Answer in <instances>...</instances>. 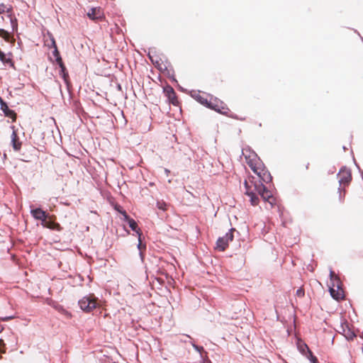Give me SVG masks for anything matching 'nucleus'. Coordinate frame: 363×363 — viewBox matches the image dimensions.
Wrapping results in <instances>:
<instances>
[{"label":"nucleus","mask_w":363,"mask_h":363,"mask_svg":"<svg viewBox=\"0 0 363 363\" xmlns=\"http://www.w3.org/2000/svg\"><path fill=\"white\" fill-rule=\"evenodd\" d=\"M243 184L245 189V194L250 197V201L251 205H258L259 202V199L257 193L251 189V186H250L247 180L244 181Z\"/></svg>","instance_id":"nucleus-10"},{"label":"nucleus","mask_w":363,"mask_h":363,"mask_svg":"<svg viewBox=\"0 0 363 363\" xmlns=\"http://www.w3.org/2000/svg\"><path fill=\"white\" fill-rule=\"evenodd\" d=\"M52 55L53 57L55 58V57H60L61 55L60 53V51L58 50V48H55V49H53L52 52Z\"/></svg>","instance_id":"nucleus-40"},{"label":"nucleus","mask_w":363,"mask_h":363,"mask_svg":"<svg viewBox=\"0 0 363 363\" xmlns=\"http://www.w3.org/2000/svg\"><path fill=\"white\" fill-rule=\"evenodd\" d=\"M246 150V151H249L250 152V155L248 156L245 155V158L247 160V159H251V157H253V155L252 153V151H253L252 150H251V148L250 147H247V148L246 149H242V154H244V151Z\"/></svg>","instance_id":"nucleus-37"},{"label":"nucleus","mask_w":363,"mask_h":363,"mask_svg":"<svg viewBox=\"0 0 363 363\" xmlns=\"http://www.w3.org/2000/svg\"><path fill=\"white\" fill-rule=\"evenodd\" d=\"M133 235H135L138 237V242H145L144 241L145 238L143 236V232H142L141 230L140 231L135 233H133Z\"/></svg>","instance_id":"nucleus-29"},{"label":"nucleus","mask_w":363,"mask_h":363,"mask_svg":"<svg viewBox=\"0 0 363 363\" xmlns=\"http://www.w3.org/2000/svg\"><path fill=\"white\" fill-rule=\"evenodd\" d=\"M59 310L62 311V312L64 313L67 316H68V317L71 316V313L69 312H68L67 311H66L65 309H64L62 306H60Z\"/></svg>","instance_id":"nucleus-44"},{"label":"nucleus","mask_w":363,"mask_h":363,"mask_svg":"<svg viewBox=\"0 0 363 363\" xmlns=\"http://www.w3.org/2000/svg\"><path fill=\"white\" fill-rule=\"evenodd\" d=\"M6 155L4 153V158H6Z\"/></svg>","instance_id":"nucleus-62"},{"label":"nucleus","mask_w":363,"mask_h":363,"mask_svg":"<svg viewBox=\"0 0 363 363\" xmlns=\"http://www.w3.org/2000/svg\"><path fill=\"white\" fill-rule=\"evenodd\" d=\"M137 248L138 251H145L147 248L146 242H138Z\"/></svg>","instance_id":"nucleus-30"},{"label":"nucleus","mask_w":363,"mask_h":363,"mask_svg":"<svg viewBox=\"0 0 363 363\" xmlns=\"http://www.w3.org/2000/svg\"><path fill=\"white\" fill-rule=\"evenodd\" d=\"M190 343L193 348L194 349V350L199 352L200 354L201 357H202V352L204 351L203 347L195 344V342L193 341H191Z\"/></svg>","instance_id":"nucleus-25"},{"label":"nucleus","mask_w":363,"mask_h":363,"mask_svg":"<svg viewBox=\"0 0 363 363\" xmlns=\"http://www.w3.org/2000/svg\"><path fill=\"white\" fill-rule=\"evenodd\" d=\"M297 350L302 355H306L309 352L310 348L308 345L301 339H298L296 342Z\"/></svg>","instance_id":"nucleus-17"},{"label":"nucleus","mask_w":363,"mask_h":363,"mask_svg":"<svg viewBox=\"0 0 363 363\" xmlns=\"http://www.w3.org/2000/svg\"><path fill=\"white\" fill-rule=\"evenodd\" d=\"M30 213L34 220H40L41 225H43L45 219L50 216V213L44 211L41 207L34 208L33 206H30Z\"/></svg>","instance_id":"nucleus-8"},{"label":"nucleus","mask_w":363,"mask_h":363,"mask_svg":"<svg viewBox=\"0 0 363 363\" xmlns=\"http://www.w3.org/2000/svg\"><path fill=\"white\" fill-rule=\"evenodd\" d=\"M359 173H360V175H361L362 179L363 180V171L362 170H359Z\"/></svg>","instance_id":"nucleus-54"},{"label":"nucleus","mask_w":363,"mask_h":363,"mask_svg":"<svg viewBox=\"0 0 363 363\" xmlns=\"http://www.w3.org/2000/svg\"><path fill=\"white\" fill-rule=\"evenodd\" d=\"M1 32V37L7 43H12V40H11L9 37V32L4 28H0Z\"/></svg>","instance_id":"nucleus-22"},{"label":"nucleus","mask_w":363,"mask_h":363,"mask_svg":"<svg viewBox=\"0 0 363 363\" xmlns=\"http://www.w3.org/2000/svg\"><path fill=\"white\" fill-rule=\"evenodd\" d=\"M54 62H55L59 67L65 65L61 56L58 57H55Z\"/></svg>","instance_id":"nucleus-39"},{"label":"nucleus","mask_w":363,"mask_h":363,"mask_svg":"<svg viewBox=\"0 0 363 363\" xmlns=\"http://www.w3.org/2000/svg\"><path fill=\"white\" fill-rule=\"evenodd\" d=\"M337 191L339 193V201L342 203L344 201L345 190L341 186H339Z\"/></svg>","instance_id":"nucleus-28"},{"label":"nucleus","mask_w":363,"mask_h":363,"mask_svg":"<svg viewBox=\"0 0 363 363\" xmlns=\"http://www.w3.org/2000/svg\"><path fill=\"white\" fill-rule=\"evenodd\" d=\"M11 128L13 130L12 134L11 136V144L14 151L18 152L20 151L22 145V142L19 140L16 130H15V127L13 125L11 126Z\"/></svg>","instance_id":"nucleus-12"},{"label":"nucleus","mask_w":363,"mask_h":363,"mask_svg":"<svg viewBox=\"0 0 363 363\" xmlns=\"http://www.w3.org/2000/svg\"><path fill=\"white\" fill-rule=\"evenodd\" d=\"M163 71L166 72L167 77L170 79L172 77V69H169L168 66L165 65Z\"/></svg>","instance_id":"nucleus-35"},{"label":"nucleus","mask_w":363,"mask_h":363,"mask_svg":"<svg viewBox=\"0 0 363 363\" xmlns=\"http://www.w3.org/2000/svg\"><path fill=\"white\" fill-rule=\"evenodd\" d=\"M163 93L167 97L168 104L174 106H179V101L178 100L177 95L174 89L169 84H167L163 87Z\"/></svg>","instance_id":"nucleus-7"},{"label":"nucleus","mask_w":363,"mask_h":363,"mask_svg":"<svg viewBox=\"0 0 363 363\" xmlns=\"http://www.w3.org/2000/svg\"><path fill=\"white\" fill-rule=\"evenodd\" d=\"M353 160H354V164H355V166L357 167V168L358 169V170H359H359H362V169H361V168H360V167L359 166V164H358L357 163V162L355 161V159H354V158H353Z\"/></svg>","instance_id":"nucleus-51"},{"label":"nucleus","mask_w":363,"mask_h":363,"mask_svg":"<svg viewBox=\"0 0 363 363\" xmlns=\"http://www.w3.org/2000/svg\"><path fill=\"white\" fill-rule=\"evenodd\" d=\"M13 318H14L13 315H9V316L1 317V318H0V320L2 321H8L9 320L13 319Z\"/></svg>","instance_id":"nucleus-45"},{"label":"nucleus","mask_w":363,"mask_h":363,"mask_svg":"<svg viewBox=\"0 0 363 363\" xmlns=\"http://www.w3.org/2000/svg\"><path fill=\"white\" fill-rule=\"evenodd\" d=\"M254 187L258 195H259L264 201H267L272 206L275 204V199L273 198L272 192L262 182L259 184L255 183Z\"/></svg>","instance_id":"nucleus-2"},{"label":"nucleus","mask_w":363,"mask_h":363,"mask_svg":"<svg viewBox=\"0 0 363 363\" xmlns=\"http://www.w3.org/2000/svg\"><path fill=\"white\" fill-rule=\"evenodd\" d=\"M335 171H336V168H335V166L331 167L328 169V174H334V173L335 172Z\"/></svg>","instance_id":"nucleus-46"},{"label":"nucleus","mask_w":363,"mask_h":363,"mask_svg":"<svg viewBox=\"0 0 363 363\" xmlns=\"http://www.w3.org/2000/svg\"><path fill=\"white\" fill-rule=\"evenodd\" d=\"M309 361H311V359L312 360H314L315 359V356L313 354V353L312 352V351L310 350L309 352H307V354L306 355H304Z\"/></svg>","instance_id":"nucleus-31"},{"label":"nucleus","mask_w":363,"mask_h":363,"mask_svg":"<svg viewBox=\"0 0 363 363\" xmlns=\"http://www.w3.org/2000/svg\"><path fill=\"white\" fill-rule=\"evenodd\" d=\"M165 172H166V173H169V169H165Z\"/></svg>","instance_id":"nucleus-56"},{"label":"nucleus","mask_w":363,"mask_h":363,"mask_svg":"<svg viewBox=\"0 0 363 363\" xmlns=\"http://www.w3.org/2000/svg\"><path fill=\"white\" fill-rule=\"evenodd\" d=\"M78 305L79 308L86 313L91 312L93 309L96 308L98 306L94 298L91 296H84L82 299L79 300Z\"/></svg>","instance_id":"nucleus-6"},{"label":"nucleus","mask_w":363,"mask_h":363,"mask_svg":"<svg viewBox=\"0 0 363 363\" xmlns=\"http://www.w3.org/2000/svg\"><path fill=\"white\" fill-rule=\"evenodd\" d=\"M48 36L50 39V40H52V37H54L53 35L50 32V31H48Z\"/></svg>","instance_id":"nucleus-50"},{"label":"nucleus","mask_w":363,"mask_h":363,"mask_svg":"<svg viewBox=\"0 0 363 363\" xmlns=\"http://www.w3.org/2000/svg\"><path fill=\"white\" fill-rule=\"evenodd\" d=\"M296 294L297 296L298 297H303L305 295V291H304V289L303 288H299L296 290Z\"/></svg>","instance_id":"nucleus-34"},{"label":"nucleus","mask_w":363,"mask_h":363,"mask_svg":"<svg viewBox=\"0 0 363 363\" xmlns=\"http://www.w3.org/2000/svg\"><path fill=\"white\" fill-rule=\"evenodd\" d=\"M329 276L331 284L328 287L331 297L337 301L344 299L345 295L342 287V282L335 277L332 269H330Z\"/></svg>","instance_id":"nucleus-1"},{"label":"nucleus","mask_w":363,"mask_h":363,"mask_svg":"<svg viewBox=\"0 0 363 363\" xmlns=\"http://www.w3.org/2000/svg\"><path fill=\"white\" fill-rule=\"evenodd\" d=\"M0 109L2 111L4 115L6 117L14 118L16 116V112L9 107V105L7 103H6L5 104H3V106H1L0 107Z\"/></svg>","instance_id":"nucleus-18"},{"label":"nucleus","mask_w":363,"mask_h":363,"mask_svg":"<svg viewBox=\"0 0 363 363\" xmlns=\"http://www.w3.org/2000/svg\"><path fill=\"white\" fill-rule=\"evenodd\" d=\"M126 222L129 226V228L135 233L140 230V228L138 227V225L135 219L129 217H125V220H124Z\"/></svg>","instance_id":"nucleus-19"},{"label":"nucleus","mask_w":363,"mask_h":363,"mask_svg":"<svg viewBox=\"0 0 363 363\" xmlns=\"http://www.w3.org/2000/svg\"><path fill=\"white\" fill-rule=\"evenodd\" d=\"M229 117L232 118H234V119H236V120H240V121H245V118L243 117V118H240L238 115H236L235 113H231Z\"/></svg>","instance_id":"nucleus-41"},{"label":"nucleus","mask_w":363,"mask_h":363,"mask_svg":"<svg viewBox=\"0 0 363 363\" xmlns=\"http://www.w3.org/2000/svg\"><path fill=\"white\" fill-rule=\"evenodd\" d=\"M341 328L343 333H345V338L350 341L352 340L356 337L355 333L350 328L349 323L347 321L341 323Z\"/></svg>","instance_id":"nucleus-13"},{"label":"nucleus","mask_w":363,"mask_h":363,"mask_svg":"<svg viewBox=\"0 0 363 363\" xmlns=\"http://www.w3.org/2000/svg\"><path fill=\"white\" fill-rule=\"evenodd\" d=\"M167 206H168V204L163 200H161V201L158 200L156 202V207L162 211H166L167 209Z\"/></svg>","instance_id":"nucleus-23"},{"label":"nucleus","mask_w":363,"mask_h":363,"mask_svg":"<svg viewBox=\"0 0 363 363\" xmlns=\"http://www.w3.org/2000/svg\"><path fill=\"white\" fill-rule=\"evenodd\" d=\"M177 85L178 89H179L181 91L184 92V91H186V89H184L182 86H181L179 84H177Z\"/></svg>","instance_id":"nucleus-49"},{"label":"nucleus","mask_w":363,"mask_h":363,"mask_svg":"<svg viewBox=\"0 0 363 363\" xmlns=\"http://www.w3.org/2000/svg\"><path fill=\"white\" fill-rule=\"evenodd\" d=\"M153 184H153L152 182H150V186H152V185H153Z\"/></svg>","instance_id":"nucleus-63"},{"label":"nucleus","mask_w":363,"mask_h":363,"mask_svg":"<svg viewBox=\"0 0 363 363\" xmlns=\"http://www.w3.org/2000/svg\"><path fill=\"white\" fill-rule=\"evenodd\" d=\"M191 97L194 99L198 103L203 105V106H206V105H209L208 101L206 98L203 97L198 93H194L191 94Z\"/></svg>","instance_id":"nucleus-20"},{"label":"nucleus","mask_w":363,"mask_h":363,"mask_svg":"<svg viewBox=\"0 0 363 363\" xmlns=\"http://www.w3.org/2000/svg\"><path fill=\"white\" fill-rule=\"evenodd\" d=\"M125 231H126L127 234H130V232L128 230H125Z\"/></svg>","instance_id":"nucleus-58"},{"label":"nucleus","mask_w":363,"mask_h":363,"mask_svg":"<svg viewBox=\"0 0 363 363\" xmlns=\"http://www.w3.org/2000/svg\"><path fill=\"white\" fill-rule=\"evenodd\" d=\"M252 153L255 158H257V162L260 164V165H262V169L259 172V174H257V176L259 178V183L264 182L266 184H269L272 182V176L271 175V173L268 169L265 167L264 164L262 162V161L255 151H252Z\"/></svg>","instance_id":"nucleus-4"},{"label":"nucleus","mask_w":363,"mask_h":363,"mask_svg":"<svg viewBox=\"0 0 363 363\" xmlns=\"http://www.w3.org/2000/svg\"><path fill=\"white\" fill-rule=\"evenodd\" d=\"M161 58L158 59H151V62L160 71H163L164 68L162 67Z\"/></svg>","instance_id":"nucleus-26"},{"label":"nucleus","mask_w":363,"mask_h":363,"mask_svg":"<svg viewBox=\"0 0 363 363\" xmlns=\"http://www.w3.org/2000/svg\"><path fill=\"white\" fill-rule=\"evenodd\" d=\"M87 16L91 20L101 19L103 17V12L100 7H92L87 13Z\"/></svg>","instance_id":"nucleus-15"},{"label":"nucleus","mask_w":363,"mask_h":363,"mask_svg":"<svg viewBox=\"0 0 363 363\" xmlns=\"http://www.w3.org/2000/svg\"><path fill=\"white\" fill-rule=\"evenodd\" d=\"M11 56H12L11 52L6 54L0 49V61L4 65H9L10 67L15 69V65Z\"/></svg>","instance_id":"nucleus-14"},{"label":"nucleus","mask_w":363,"mask_h":363,"mask_svg":"<svg viewBox=\"0 0 363 363\" xmlns=\"http://www.w3.org/2000/svg\"><path fill=\"white\" fill-rule=\"evenodd\" d=\"M6 103H7L6 101H5L1 96H0V107L1 106H3V104H5Z\"/></svg>","instance_id":"nucleus-48"},{"label":"nucleus","mask_w":363,"mask_h":363,"mask_svg":"<svg viewBox=\"0 0 363 363\" xmlns=\"http://www.w3.org/2000/svg\"><path fill=\"white\" fill-rule=\"evenodd\" d=\"M41 225L43 228H49L50 230L58 232L62 230V228L61 227L60 224L56 222V217L55 216H51L50 214L49 218L45 219V223H43V225Z\"/></svg>","instance_id":"nucleus-11"},{"label":"nucleus","mask_w":363,"mask_h":363,"mask_svg":"<svg viewBox=\"0 0 363 363\" xmlns=\"http://www.w3.org/2000/svg\"><path fill=\"white\" fill-rule=\"evenodd\" d=\"M170 80L172 82H174L175 84H178V81L177 80V79L174 77V71L172 68V77H171Z\"/></svg>","instance_id":"nucleus-43"},{"label":"nucleus","mask_w":363,"mask_h":363,"mask_svg":"<svg viewBox=\"0 0 363 363\" xmlns=\"http://www.w3.org/2000/svg\"><path fill=\"white\" fill-rule=\"evenodd\" d=\"M337 177H339L338 182L340 184V186L342 184L349 185L352 180V174L350 169H347L345 166L342 167L339 170V172L337 174Z\"/></svg>","instance_id":"nucleus-9"},{"label":"nucleus","mask_w":363,"mask_h":363,"mask_svg":"<svg viewBox=\"0 0 363 363\" xmlns=\"http://www.w3.org/2000/svg\"><path fill=\"white\" fill-rule=\"evenodd\" d=\"M352 30H354V33H356L359 36L361 37L360 33L356 29L353 28Z\"/></svg>","instance_id":"nucleus-53"},{"label":"nucleus","mask_w":363,"mask_h":363,"mask_svg":"<svg viewBox=\"0 0 363 363\" xmlns=\"http://www.w3.org/2000/svg\"><path fill=\"white\" fill-rule=\"evenodd\" d=\"M236 231L235 228H231L223 237H219L216 241V249L220 252L225 250L228 246L229 242L233 240V233Z\"/></svg>","instance_id":"nucleus-3"},{"label":"nucleus","mask_w":363,"mask_h":363,"mask_svg":"<svg viewBox=\"0 0 363 363\" xmlns=\"http://www.w3.org/2000/svg\"><path fill=\"white\" fill-rule=\"evenodd\" d=\"M47 46L49 48H53V49H55V48H57L56 41H55V39L54 37H52V40H50V43L48 44Z\"/></svg>","instance_id":"nucleus-32"},{"label":"nucleus","mask_w":363,"mask_h":363,"mask_svg":"<svg viewBox=\"0 0 363 363\" xmlns=\"http://www.w3.org/2000/svg\"><path fill=\"white\" fill-rule=\"evenodd\" d=\"M21 45V42L20 41V42L18 43V46L20 47Z\"/></svg>","instance_id":"nucleus-55"},{"label":"nucleus","mask_w":363,"mask_h":363,"mask_svg":"<svg viewBox=\"0 0 363 363\" xmlns=\"http://www.w3.org/2000/svg\"><path fill=\"white\" fill-rule=\"evenodd\" d=\"M60 71L59 74L62 77V79L64 80V82L67 84L68 82L69 79V73L66 68L65 65H63L62 66H60Z\"/></svg>","instance_id":"nucleus-21"},{"label":"nucleus","mask_w":363,"mask_h":363,"mask_svg":"<svg viewBox=\"0 0 363 363\" xmlns=\"http://www.w3.org/2000/svg\"><path fill=\"white\" fill-rule=\"evenodd\" d=\"M6 9L7 12H9L11 8L6 9V6L4 4H0V14L4 13Z\"/></svg>","instance_id":"nucleus-33"},{"label":"nucleus","mask_w":363,"mask_h":363,"mask_svg":"<svg viewBox=\"0 0 363 363\" xmlns=\"http://www.w3.org/2000/svg\"><path fill=\"white\" fill-rule=\"evenodd\" d=\"M258 126L261 127V126H262V123H259L258 124Z\"/></svg>","instance_id":"nucleus-61"},{"label":"nucleus","mask_w":363,"mask_h":363,"mask_svg":"<svg viewBox=\"0 0 363 363\" xmlns=\"http://www.w3.org/2000/svg\"><path fill=\"white\" fill-rule=\"evenodd\" d=\"M208 103L210 104L206 105V108L211 110H213L218 113L227 116L229 108L222 101L217 98H214L213 100V99L211 98L208 101Z\"/></svg>","instance_id":"nucleus-5"},{"label":"nucleus","mask_w":363,"mask_h":363,"mask_svg":"<svg viewBox=\"0 0 363 363\" xmlns=\"http://www.w3.org/2000/svg\"><path fill=\"white\" fill-rule=\"evenodd\" d=\"M145 251H139V256L140 258V260L143 262L144 258H145Z\"/></svg>","instance_id":"nucleus-47"},{"label":"nucleus","mask_w":363,"mask_h":363,"mask_svg":"<svg viewBox=\"0 0 363 363\" xmlns=\"http://www.w3.org/2000/svg\"><path fill=\"white\" fill-rule=\"evenodd\" d=\"M10 23L12 28V32L17 31L18 30V21L16 18L10 17Z\"/></svg>","instance_id":"nucleus-27"},{"label":"nucleus","mask_w":363,"mask_h":363,"mask_svg":"<svg viewBox=\"0 0 363 363\" xmlns=\"http://www.w3.org/2000/svg\"><path fill=\"white\" fill-rule=\"evenodd\" d=\"M166 63L169 65L170 64L167 60H166Z\"/></svg>","instance_id":"nucleus-64"},{"label":"nucleus","mask_w":363,"mask_h":363,"mask_svg":"<svg viewBox=\"0 0 363 363\" xmlns=\"http://www.w3.org/2000/svg\"><path fill=\"white\" fill-rule=\"evenodd\" d=\"M311 363H319L317 357H315V359L310 361Z\"/></svg>","instance_id":"nucleus-52"},{"label":"nucleus","mask_w":363,"mask_h":363,"mask_svg":"<svg viewBox=\"0 0 363 363\" xmlns=\"http://www.w3.org/2000/svg\"><path fill=\"white\" fill-rule=\"evenodd\" d=\"M155 48H149V51L147 55L150 61H151V59H155L154 57L152 55L153 50L155 52Z\"/></svg>","instance_id":"nucleus-42"},{"label":"nucleus","mask_w":363,"mask_h":363,"mask_svg":"<svg viewBox=\"0 0 363 363\" xmlns=\"http://www.w3.org/2000/svg\"><path fill=\"white\" fill-rule=\"evenodd\" d=\"M118 88L119 89H121V84H118Z\"/></svg>","instance_id":"nucleus-57"},{"label":"nucleus","mask_w":363,"mask_h":363,"mask_svg":"<svg viewBox=\"0 0 363 363\" xmlns=\"http://www.w3.org/2000/svg\"><path fill=\"white\" fill-rule=\"evenodd\" d=\"M308 165L309 164L308 163L307 165H306V168L308 169Z\"/></svg>","instance_id":"nucleus-59"},{"label":"nucleus","mask_w":363,"mask_h":363,"mask_svg":"<svg viewBox=\"0 0 363 363\" xmlns=\"http://www.w3.org/2000/svg\"><path fill=\"white\" fill-rule=\"evenodd\" d=\"M114 209L120 214L123 216V220H125V217H129L130 216L127 213V212L120 205H116Z\"/></svg>","instance_id":"nucleus-24"},{"label":"nucleus","mask_w":363,"mask_h":363,"mask_svg":"<svg viewBox=\"0 0 363 363\" xmlns=\"http://www.w3.org/2000/svg\"><path fill=\"white\" fill-rule=\"evenodd\" d=\"M246 150V151H249L250 152V155L248 156L245 155V158L247 160V159H251V157H253V155L252 153V151H253L252 150H251V148L250 147H247V148L246 149H242V154H244V151Z\"/></svg>","instance_id":"nucleus-38"},{"label":"nucleus","mask_w":363,"mask_h":363,"mask_svg":"<svg viewBox=\"0 0 363 363\" xmlns=\"http://www.w3.org/2000/svg\"><path fill=\"white\" fill-rule=\"evenodd\" d=\"M247 164L252 171L257 175L259 174V172L262 169V165L257 162V158H255L254 156L252 158L249 159L247 161Z\"/></svg>","instance_id":"nucleus-16"},{"label":"nucleus","mask_w":363,"mask_h":363,"mask_svg":"<svg viewBox=\"0 0 363 363\" xmlns=\"http://www.w3.org/2000/svg\"><path fill=\"white\" fill-rule=\"evenodd\" d=\"M342 148L344 150H345L347 149L345 146H343Z\"/></svg>","instance_id":"nucleus-60"},{"label":"nucleus","mask_w":363,"mask_h":363,"mask_svg":"<svg viewBox=\"0 0 363 363\" xmlns=\"http://www.w3.org/2000/svg\"><path fill=\"white\" fill-rule=\"evenodd\" d=\"M246 150V151H249L250 152V155L248 156L245 155V158L247 160V159H251V157H253V155L252 153V151H253L252 150H251V148L250 147H247V148L246 149H242V154H244V151Z\"/></svg>","instance_id":"nucleus-36"}]
</instances>
